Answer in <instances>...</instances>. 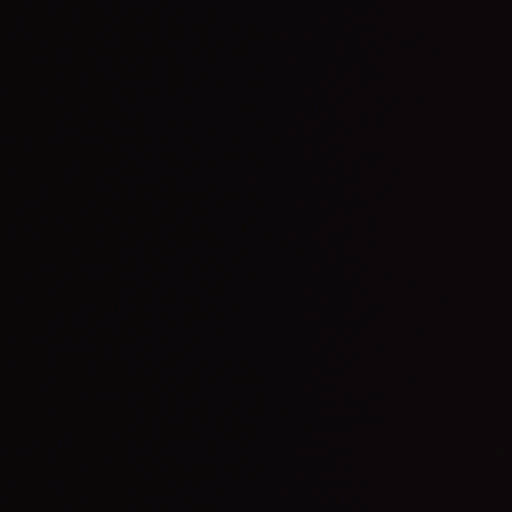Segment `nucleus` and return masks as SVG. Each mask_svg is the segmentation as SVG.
Returning a JSON list of instances; mask_svg holds the SVG:
<instances>
[{
  "label": "nucleus",
  "mask_w": 512,
  "mask_h": 512,
  "mask_svg": "<svg viewBox=\"0 0 512 512\" xmlns=\"http://www.w3.org/2000/svg\"><path fill=\"white\" fill-rule=\"evenodd\" d=\"M25 276H26L27 280H29V281L32 280V278H33V275H32V273L30 271H27L25 273Z\"/></svg>",
  "instance_id": "4"
},
{
  "label": "nucleus",
  "mask_w": 512,
  "mask_h": 512,
  "mask_svg": "<svg viewBox=\"0 0 512 512\" xmlns=\"http://www.w3.org/2000/svg\"><path fill=\"white\" fill-rule=\"evenodd\" d=\"M27 6L30 8L32 6V2L30 0L26 1Z\"/></svg>",
  "instance_id": "6"
},
{
  "label": "nucleus",
  "mask_w": 512,
  "mask_h": 512,
  "mask_svg": "<svg viewBox=\"0 0 512 512\" xmlns=\"http://www.w3.org/2000/svg\"><path fill=\"white\" fill-rule=\"evenodd\" d=\"M25 147L29 153H32L34 151V148H35L34 139L32 138V136L30 134H27L25 136Z\"/></svg>",
  "instance_id": "2"
},
{
  "label": "nucleus",
  "mask_w": 512,
  "mask_h": 512,
  "mask_svg": "<svg viewBox=\"0 0 512 512\" xmlns=\"http://www.w3.org/2000/svg\"><path fill=\"white\" fill-rule=\"evenodd\" d=\"M23 454H24L26 457H29V458H30V457L32 456V454H33V451H32V449L25 447V448L23 449Z\"/></svg>",
  "instance_id": "3"
},
{
  "label": "nucleus",
  "mask_w": 512,
  "mask_h": 512,
  "mask_svg": "<svg viewBox=\"0 0 512 512\" xmlns=\"http://www.w3.org/2000/svg\"><path fill=\"white\" fill-rule=\"evenodd\" d=\"M28 204H29V205H34L35 203H34V202H32V201H28Z\"/></svg>",
  "instance_id": "7"
},
{
  "label": "nucleus",
  "mask_w": 512,
  "mask_h": 512,
  "mask_svg": "<svg viewBox=\"0 0 512 512\" xmlns=\"http://www.w3.org/2000/svg\"><path fill=\"white\" fill-rule=\"evenodd\" d=\"M26 228H27V230H28V231H30V232H34V230H33L32 226H31L30 224H28V225L26 226Z\"/></svg>",
  "instance_id": "5"
},
{
  "label": "nucleus",
  "mask_w": 512,
  "mask_h": 512,
  "mask_svg": "<svg viewBox=\"0 0 512 512\" xmlns=\"http://www.w3.org/2000/svg\"><path fill=\"white\" fill-rule=\"evenodd\" d=\"M22 28H23V32H24V35L26 37L27 40H32L33 37H34V34L32 33V31L29 29L28 25H27V21L25 18L22 19Z\"/></svg>",
  "instance_id": "1"
}]
</instances>
